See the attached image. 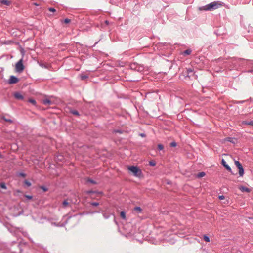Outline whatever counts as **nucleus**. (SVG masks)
<instances>
[{
    "mask_svg": "<svg viewBox=\"0 0 253 253\" xmlns=\"http://www.w3.org/2000/svg\"><path fill=\"white\" fill-rule=\"evenodd\" d=\"M221 5V4H219L218 2L214 1L200 7L199 10L204 11L213 10L218 8Z\"/></svg>",
    "mask_w": 253,
    "mask_h": 253,
    "instance_id": "obj_1",
    "label": "nucleus"
},
{
    "mask_svg": "<svg viewBox=\"0 0 253 253\" xmlns=\"http://www.w3.org/2000/svg\"><path fill=\"white\" fill-rule=\"evenodd\" d=\"M128 169L132 173L133 175L137 177H141L142 176L141 169L137 166H129Z\"/></svg>",
    "mask_w": 253,
    "mask_h": 253,
    "instance_id": "obj_2",
    "label": "nucleus"
},
{
    "mask_svg": "<svg viewBox=\"0 0 253 253\" xmlns=\"http://www.w3.org/2000/svg\"><path fill=\"white\" fill-rule=\"evenodd\" d=\"M130 68L131 70L141 72L144 70V67L137 63H133L130 65Z\"/></svg>",
    "mask_w": 253,
    "mask_h": 253,
    "instance_id": "obj_3",
    "label": "nucleus"
},
{
    "mask_svg": "<svg viewBox=\"0 0 253 253\" xmlns=\"http://www.w3.org/2000/svg\"><path fill=\"white\" fill-rule=\"evenodd\" d=\"M186 77H188L190 79H191L192 80L197 79L198 78V76L196 74H195L193 70L191 68L186 69Z\"/></svg>",
    "mask_w": 253,
    "mask_h": 253,
    "instance_id": "obj_4",
    "label": "nucleus"
},
{
    "mask_svg": "<svg viewBox=\"0 0 253 253\" xmlns=\"http://www.w3.org/2000/svg\"><path fill=\"white\" fill-rule=\"evenodd\" d=\"M22 61L23 59H21L16 64L15 69L17 72L21 73L24 70V66L22 63Z\"/></svg>",
    "mask_w": 253,
    "mask_h": 253,
    "instance_id": "obj_5",
    "label": "nucleus"
},
{
    "mask_svg": "<svg viewBox=\"0 0 253 253\" xmlns=\"http://www.w3.org/2000/svg\"><path fill=\"white\" fill-rule=\"evenodd\" d=\"M18 81L19 80L16 77L11 75L10 76L8 83L9 84H14L17 83Z\"/></svg>",
    "mask_w": 253,
    "mask_h": 253,
    "instance_id": "obj_6",
    "label": "nucleus"
},
{
    "mask_svg": "<svg viewBox=\"0 0 253 253\" xmlns=\"http://www.w3.org/2000/svg\"><path fill=\"white\" fill-rule=\"evenodd\" d=\"M221 164L222 165L225 167L226 168V169H227V170H228L229 171H230L231 174L234 175L235 173H234L232 171V169H231V167L228 165L227 164L226 161H225L224 159H222V161H221Z\"/></svg>",
    "mask_w": 253,
    "mask_h": 253,
    "instance_id": "obj_7",
    "label": "nucleus"
},
{
    "mask_svg": "<svg viewBox=\"0 0 253 253\" xmlns=\"http://www.w3.org/2000/svg\"><path fill=\"white\" fill-rule=\"evenodd\" d=\"M14 96L18 100H23L24 99L23 96L19 92H15L14 94Z\"/></svg>",
    "mask_w": 253,
    "mask_h": 253,
    "instance_id": "obj_8",
    "label": "nucleus"
},
{
    "mask_svg": "<svg viewBox=\"0 0 253 253\" xmlns=\"http://www.w3.org/2000/svg\"><path fill=\"white\" fill-rule=\"evenodd\" d=\"M0 3L1 4H4L7 6H9L11 3L10 1L6 0H0Z\"/></svg>",
    "mask_w": 253,
    "mask_h": 253,
    "instance_id": "obj_9",
    "label": "nucleus"
},
{
    "mask_svg": "<svg viewBox=\"0 0 253 253\" xmlns=\"http://www.w3.org/2000/svg\"><path fill=\"white\" fill-rule=\"evenodd\" d=\"M243 125H250L253 126V121H243L241 123Z\"/></svg>",
    "mask_w": 253,
    "mask_h": 253,
    "instance_id": "obj_10",
    "label": "nucleus"
},
{
    "mask_svg": "<svg viewBox=\"0 0 253 253\" xmlns=\"http://www.w3.org/2000/svg\"><path fill=\"white\" fill-rule=\"evenodd\" d=\"M239 189L242 192H250L251 191L249 188L243 186H240Z\"/></svg>",
    "mask_w": 253,
    "mask_h": 253,
    "instance_id": "obj_11",
    "label": "nucleus"
},
{
    "mask_svg": "<svg viewBox=\"0 0 253 253\" xmlns=\"http://www.w3.org/2000/svg\"><path fill=\"white\" fill-rule=\"evenodd\" d=\"M26 245V243L25 242H23L22 241H20L18 244V247H19V250H20V253H22V247H23V246H25Z\"/></svg>",
    "mask_w": 253,
    "mask_h": 253,
    "instance_id": "obj_12",
    "label": "nucleus"
},
{
    "mask_svg": "<svg viewBox=\"0 0 253 253\" xmlns=\"http://www.w3.org/2000/svg\"><path fill=\"white\" fill-rule=\"evenodd\" d=\"M42 102H43V104L45 105H50L52 104V101L48 99H45L43 100Z\"/></svg>",
    "mask_w": 253,
    "mask_h": 253,
    "instance_id": "obj_13",
    "label": "nucleus"
},
{
    "mask_svg": "<svg viewBox=\"0 0 253 253\" xmlns=\"http://www.w3.org/2000/svg\"><path fill=\"white\" fill-rule=\"evenodd\" d=\"M244 174V169L243 167L239 169V174L240 177H242Z\"/></svg>",
    "mask_w": 253,
    "mask_h": 253,
    "instance_id": "obj_14",
    "label": "nucleus"
},
{
    "mask_svg": "<svg viewBox=\"0 0 253 253\" xmlns=\"http://www.w3.org/2000/svg\"><path fill=\"white\" fill-rule=\"evenodd\" d=\"M134 211H136L138 213H140L142 212V209H141V208L140 207H135L134 208Z\"/></svg>",
    "mask_w": 253,
    "mask_h": 253,
    "instance_id": "obj_15",
    "label": "nucleus"
},
{
    "mask_svg": "<svg viewBox=\"0 0 253 253\" xmlns=\"http://www.w3.org/2000/svg\"><path fill=\"white\" fill-rule=\"evenodd\" d=\"M70 113L75 115L80 116L79 112L76 110L72 109L70 110Z\"/></svg>",
    "mask_w": 253,
    "mask_h": 253,
    "instance_id": "obj_16",
    "label": "nucleus"
},
{
    "mask_svg": "<svg viewBox=\"0 0 253 253\" xmlns=\"http://www.w3.org/2000/svg\"><path fill=\"white\" fill-rule=\"evenodd\" d=\"M86 181L87 182H89L90 183H92V184H96V182L95 181H94V180L90 178H87L86 179Z\"/></svg>",
    "mask_w": 253,
    "mask_h": 253,
    "instance_id": "obj_17",
    "label": "nucleus"
},
{
    "mask_svg": "<svg viewBox=\"0 0 253 253\" xmlns=\"http://www.w3.org/2000/svg\"><path fill=\"white\" fill-rule=\"evenodd\" d=\"M205 175V173L204 172H201L198 173L197 174L196 177H197V178H200L204 177Z\"/></svg>",
    "mask_w": 253,
    "mask_h": 253,
    "instance_id": "obj_18",
    "label": "nucleus"
},
{
    "mask_svg": "<svg viewBox=\"0 0 253 253\" xmlns=\"http://www.w3.org/2000/svg\"><path fill=\"white\" fill-rule=\"evenodd\" d=\"M120 216L121 217L124 219V220H126V212L124 211H122L121 212H120Z\"/></svg>",
    "mask_w": 253,
    "mask_h": 253,
    "instance_id": "obj_19",
    "label": "nucleus"
},
{
    "mask_svg": "<svg viewBox=\"0 0 253 253\" xmlns=\"http://www.w3.org/2000/svg\"><path fill=\"white\" fill-rule=\"evenodd\" d=\"M111 214V213L104 212L103 213V216L105 219H107L110 217Z\"/></svg>",
    "mask_w": 253,
    "mask_h": 253,
    "instance_id": "obj_20",
    "label": "nucleus"
},
{
    "mask_svg": "<svg viewBox=\"0 0 253 253\" xmlns=\"http://www.w3.org/2000/svg\"><path fill=\"white\" fill-rule=\"evenodd\" d=\"M235 164L238 169L242 168L243 167L241 163L238 161H235Z\"/></svg>",
    "mask_w": 253,
    "mask_h": 253,
    "instance_id": "obj_21",
    "label": "nucleus"
},
{
    "mask_svg": "<svg viewBox=\"0 0 253 253\" xmlns=\"http://www.w3.org/2000/svg\"><path fill=\"white\" fill-rule=\"evenodd\" d=\"M235 164L238 169L242 168L243 167L241 163L238 161H235Z\"/></svg>",
    "mask_w": 253,
    "mask_h": 253,
    "instance_id": "obj_22",
    "label": "nucleus"
},
{
    "mask_svg": "<svg viewBox=\"0 0 253 253\" xmlns=\"http://www.w3.org/2000/svg\"><path fill=\"white\" fill-rule=\"evenodd\" d=\"M235 164L238 169L242 168L243 167L241 163L238 161H235Z\"/></svg>",
    "mask_w": 253,
    "mask_h": 253,
    "instance_id": "obj_23",
    "label": "nucleus"
},
{
    "mask_svg": "<svg viewBox=\"0 0 253 253\" xmlns=\"http://www.w3.org/2000/svg\"><path fill=\"white\" fill-rule=\"evenodd\" d=\"M1 118L4 120L6 122H9L10 123H12L13 122V121L11 120L10 119H8L6 118L5 116H2Z\"/></svg>",
    "mask_w": 253,
    "mask_h": 253,
    "instance_id": "obj_24",
    "label": "nucleus"
},
{
    "mask_svg": "<svg viewBox=\"0 0 253 253\" xmlns=\"http://www.w3.org/2000/svg\"><path fill=\"white\" fill-rule=\"evenodd\" d=\"M203 239L206 242H209L210 241L209 237H208V236L205 235L203 236Z\"/></svg>",
    "mask_w": 253,
    "mask_h": 253,
    "instance_id": "obj_25",
    "label": "nucleus"
},
{
    "mask_svg": "<svg viewBox=\"0 0 253 253\" xmlns=\"http://www.w3.org/2000/svg\"><path fill=\"white\" fill-rule=\"evenodd\" d=\"M191 53V50L190 49H188L185 50L183 52L184 55H189Z\"/></svg>",
    "mask_w": 253,
    "mask_h": 253,
    "instance_id": "obj_26",
    "label": "nucleus"
},
{
    "mask_svg": "<svg viewBox=\"0 0 253 253\" xmlns=\"http://www.w3.org/2000/svg\"><path fill=\"white\" fill-rule=\"evenodd\" d=\"M66 223H67L66 222L64 223H62V224L54 223H53V224L55 225L56 226L62 227V226H64L66 224Z\"/></svg>",
    "mask_w": 253,
    "mask_h": 253,
    "instance_id": "obj_27",
    "label": "nucleus"
},
{
    "mask_svg": "<svg viewBox=\"0 0 253 253\" xmlns=\"http://www.w3.org/2000/svg\"><path fill=\"white\" fill-rule=\"evenodd\" d=\"M88 78V76L86 75H81V79L82 80H84Z\"/></svg>",
    "mask_w": 253,
    "mask_h": 253,
    "instance_id": "obj_28",
    "label": "nucleus"
},
{
    "mask_svg": "<svg viewBox=\"0 0 253 253\" xmlns=\"http://www.w3.org/2000/svg\"><path fill=\"white\" fill-rule=\"evenodd\" d=\"M0 186L2 189H7V187L4 183H3V182L1 183L0 184Z\"/></svg>",
    "mask_w": 253,
    "mask_h": 253,
    "instance_id": "obj_29",
    "label": "nucleus"
},
{
    "mask_svg": "<svg viewBox=\"0 0 253 253\" xmlns=\"http://www.w3.org/2000/svg\"><path fill=\"white\" fill-rule=\"evenodd\" d=\"M158 148L160 151L163 150V149H164V146H163V145L162 144H159L158 145Z\"/></svg>",
    "mask_w": 253,
    "mask_h": 253,
    "instance_id": "obj_30",
    "label": "nucleus"
},
{
    "mask_svg": "<svg viewBox=\"0 0 253 253\" xmlns=\"http://www.w3.org/2000/svg\"><path fill=\"white\" fill-rule=\"evenodd\" d=\"M40 189H42L44 192H46L48 190V188L44 186H40Z\"/></svg>",
    "mask_w": 253,
    "mask_h": 253,
    "instance_id": "obj_31",
    "label": "nucleus"
},
{
    "mask_svg": "<svg viewBox=\"0 0 253 253\" xmlns=\"http://www.w3.org/2000/svg\"><path fill=\"white\" fill-rule=\"evenodd\" d=\"M90 204L93 206H97L99 205V203L96 202H92L90 203Z\"/></svg>",
    "mask_w": 253,
    "mask_h": 253,
    "instance_id": "obj_32",
    "label": "nucleus"
},
{
    "mask_svg": "<svg viewBox=\"0 0 253 253\" xmlns=\"http://www.w3.org/2000/svg\"><path fill=\"white\" fill-rule=\"evenodd\" d=\"M29 102L31 103L32 104H33L34 105H35L36 104V101L34 100V99H30L29 100Z\"/></svg>",
    "mask_w": 253,
    "mask_h": 253,
    "instance_id": "obj_33",
    "label": "nucleus"
},
{
    "mask_svg": "<svg viewBox=\"0 0 253 253\" xmlns=\"http://www.w3.org/2000/svg\"><path fill=\"white\" fill-rule=\"evenodd\" d=\"M24 183L28 186V187H29L31 185V183L30 182L28 181V180H25L24 181Z\"/></svg>",
    "mask_w": 253,
    "mask_h": 253,
    "instance_id": "obj_34",
    "label": "nucleus"
},
{
    "mask_svg": "<svg viewBox=\"0 0 253 253\" xmlns=\"http://www.w3.org/2000/svg\"><path fill=\"white\" fill-rule=\"evenodd\" d=\"M48 10L52 12H55L56 11V9L53 7H49Z\"/></svg>",
    "mask_w": 253,
    "mask_h": 253,
    "instance_id": "obj_35",
    "label": "nucleus"
},
{
    "mask_svg": "<svg viewBox=\"0 0 253 253\" xmlns=\"http://www.w3.org/2000/svg\"><path fill=\"white\" fill-rule=\"evenodd\" d=\"M149 165L151 166H155L156 165V162L154 161H151L149 162Z\"/></svg>",
    "mask_w": 253,
    "mask_h": 253,
    "instance_id": "obj_36",
    "label": "nucleus"
},
{
    "mask_svg": "<svg viewBox=\"0 0 253 253\" xmlns=\"http://www.w3.org/2000/svg\"><path fill=\"white\" fill-rule=\"evenodd\" d=\"M176 145V143L174 141H173L170 143V146L172 147H175Z\"/></svg>",
    "mask_w": 253,
    "mask_h": 253,
    "instance_id": "obj_37",
    "label": "nucleus"
},
{
    "mask_svg": "<svg viewBox=\"0 0 253 253\" xmlns=\"http://www.w3.org/2000/svg\"><path fill=\"white\" fill-rule=\"evenodd\" d=\"M69 203L67 202V200H64L63 202V206L64 207H66L67 205H68Z\"/></svg>",
    "mask_w": 253,
    "mask_h": 253,
    "instance_id": "obj_38",
    "label": "nucleus"
},
{
    "mask_svg": "<svg viewBox=\"0 0 253 253\" xmlns=\"http://www.w3.org/2000/svg\"><path fill=\"white\" fill-rule=\"evenodd\" d=\"M97 193V192L95 191H92V190H89V191H87L86 192V193L88 194H93V193Z\"/></svg>",
    "mask_w": 253,
    "mask_h": 253,
    "instance_id": "obj_39",
    "label": "nucleus"
},
{
    "mask_svg": "<svg viewBox=\"0 0 253 253\" xmlns=\"http://www.w3.org/2000/svg\"><path fill=\"white\" fill-rule=\"evenodd\" d=\"M64 23L68 24L71 22V20L68 18H66L64 20Z\"/></svg>",
    "mask_w": 253,
    "mask_h": 253,
    "instance_id": "obj_40",
    "label": "nucleus"
},
{
    "mask_svg": "<svg viewBox=\"0 0 253 253\" xmlns=\"http://www.w3.org/2000/svg\"><path fill=\"white\" fill-rule=\"evenodd\" d=\"M18 175L19 176L23 177H25L26 175V174H25L24 173H22V172L19 173L18 174Z\"/></svg>",
    "mask_w": 253,
    "mask_h": 253,
    "instance_id": "obj_41",
    "label": "nucleus"
},
{
    "mask_svg": "<svg viewBox=\"0 0 253 253\" xmlns=\"http://www.w3.org/2000/svg\"><path fill=\"white\" fill-rule=\"evenodd\" d=\"M25 196L26 198L29 200L32 199V196L30 195H25Z\"/></svg>",
    "mask_w": 253,
    "mask_h": 253,
    "instance_id": "obj_42",
    "label": "nucleus"
},
{
    "mask_svg": "<svg viewBox=\"0 0 253 253\" xmlns=\"http://www.w3.org/2000/svg\"><path fill=\"white\" fill-rule=\"evenodd\" d=\"M224 198H225V197H224V196H223V195H220V196H219V199L220 200H223V199H224Z\"/></svg>",
    "mask_w": 253,
    "mask_h": 253,
    "instance_id": "obj_43",
    "label": "nucleus"
},
{
    "mask_svg": "<svg viewBox=\"0 0 253 253\" xmlns=\"http://www.w3.org/2000/svg\"><path fill=\"white\" fill-rule=\"evenodd\" d=\"M115 132L121 133V131H120V130H116V131H115Z\"/></svg>",
    "mask_w": 253,
    "mask_h": 253,
    "instance_id": "obj_44",
    "label": "nucleus"
},
{
    "mask_svg": "<svg viewBox=\"0 0 253 253\" xmlns=\"http://www.w3.org/2000/svg\"><path fill=\"white\" fill-rule=\"evenodd\" d=\"M141 135L142 136H145V134H141Z\"/></svg>",
    "mask_w": 253,
    "mask_h": 253,
    "instance_id": "obj_45",
    "label": "nucleus"
},
{
    "mask_svg": "<svg viewBox=\"0 0 253 253\" xmlns=\"http://www.w3.org/2000/svg\"><path fill=\"white\" fill-rule=\"evenodd\" d=\"M95 212H96V213H99V212H100V211H96Z\"/></svg>",
    "mask_w": 253,
    "mask_h": 253,
    "instance_id": "obj_46",
    "label": "nucleus"
},
{
    "mask_svg": "<svg viewBox=\"0 0 253 253\" xmlns=\"http://www.w3.org/2000/svg\"><path fill=\"white\" fill-rule=\"evenodd\" d=\"M105 23L107 24L108 23V22L107 21H106Z\"/></svg>",
    "mask_w": 253,
    "mask_h": 253,
    "instance_id": "obj_47",
    "label": "nucleus"
},
{
    "mask_svg": "<svg viewBox=\"0 0 253 253\" xmlns=\"http://www.w3.org/2000/svg\"><path fill=\"white\" fill-rule=\"evenodd\" d=\"M26 234H27V233H25V234H24V236H26Z\"/></svg>",
    "mask_w": 253,
    "mask_h": 253,
    "instance_id": "obj_48",
    "label": "nucleus"
},
{
    "mask_svg": "<svg viewBox=\"0 0 253 253\" xmlns=\"http://www.w3.org/2000/svg\"><path fill=\"white\" fill-rule=\"evenodd\" d=\"M245 102V101H241V103H243V102Z\"/></svg>",
    "mask_w": 253,
    "mask_h": 253,
    "instance_id": "obj_49",
    "label": "nucleus"
},
{
    "mask_svg": "<svg viewBox=\"0 0 253 253\" xmlns=\"http://www.w3.org/2000/svg\"><path fill=\"white\" fill-rule=\"evenodd\" d=\"M35 5L37 6L38 5L37 3H35Z\"/></svg>",
    "mask_w": 253,
    "mask_h": 253,
    "instance_id": "obj_50",
    "label": "nucleus"
},
{
    "mask_svg": "<svg viewBox=\"0 0 253 253\" xmlns=\"http://www.w3.org/2000/svg\"><path fill=\"white\" fill-rule=\"evenodd\" d=\"M240 253H242L241 252H240Z\"/></svg>",
    "mask_w": 253,
    "mask_h": 253,
    "instance_id": "obj_51",
    "label": "nucleus"
},
{
    "mask_svg": "<svg viewBox=\"0 0 253 253\" xmlns=\"http://www.w3.org/2000/svg\"><path fill=\"white\" fill-rule=\"evenodd\" d=\"M240 253H242L241 252H240Z\"/></svg>",
    "mask_w": 253,
    "mask_h": 253,
    "instance_id": "obj_52",
    "label": "nucleus"
}]
</instances>
